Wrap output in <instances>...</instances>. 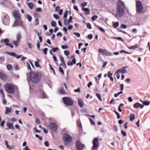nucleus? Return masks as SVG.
I'll list each match as a JSON object with an SVG mask.
<instances>
[{
  "label": "nucleus",
  "mask_w": 150,
  "mask_h": 150,
  "mask_svg": "<svg viewBox=\"0 0 150 150\" xmlns=\"http://www.w3.org/2000/svg\"><path fill=\"white\" fill-rule=\"evenodd\" d=\"M133 107L136 108H138L139 107L141 109H142L144 107V105L139 103H137L134 104Z\"/></svg>",
  "instance_id": "14"
},
{
  "label": "nucleus",
  "mask_w": 150,
  "mask_h": 150,
  "mask_svg": "<svg viewBox=\"0 0 150 150\" xmlns=\"http://www.w3.org/2000/svg\"><path fill=\"white\" fill-rule=\"evenodd\" d=\"M6 126L8 127L10 129L14 130V127L13 125V124L10 122H7L6 124Z\"/></svg>",
  "instance_id": "15"
},
{
  "label": "nucleus",
  "mask_w": 150,
  "mask_h": 150,
  "mask_svg": "<svg viewBox=\"0 0 150 150\" xmlns=\"http://www.w3.org/2000/svg\"><path fill=\"white\" fill-rule=\"evenodd\" d=\"M117 13L120 17H122L124 14V10L125 8L124 3L121 0H119L117 4Z\"/></svg>",
  "instance_id": "1"
},
{
  "label": "nucleus",
  "mask_w": 150,
  "mask_h": 150,
  "mask_svg": "<svg viewBox=\"0 0 150 150\" xmlns=\"http://www.w3.org/2000/svg\"><path fill=\"white\" fill-rule=\"evenodd\" d=\"M27 46L29 48H31L32 47V45L31 43L29 42H28L27 43Z\"/></svg>",
  "instance_id": "56"
},
{
  "label": "nucleus",
  "mask_w": 150,
  "mask_h": 150,
  "mask_svg": "<svg viewBox=\"0 0 150 150\" xmlns=\"http://www.w3.org/2000/svg\"><path fill=\"white\" fill-rule=\"evenodd\" d=\"M98 18V16L96 15H95L92 16L91 17V19L92 21H95Z\"/></svg>",
  "instance_id": "36"
},
{
  "label": "nucleus",
  "mask_w": 150,
  "mask_h": 150,
  "mask_svg": "<svg viewBox=\"0 0 150 150\" xmlns=\"http://www.w3.org/2000/svg\"><path fill=\"white\" fill-rule=\"evenodd\" d=\"M6 67L8 70H10L12 69V66L10 64H8L6 66Z\"/></svg>",
  "instance_id": "33"
},
{
  "label": "nucleus",
  "mask_w": 150,
  "mask_h": 150,
  "mask_svg": "<svg viewBox=\"0 0 150 150\" xmlns=\"http://www.w3.org/2000/svg\"><path fill=\"white\" fill-rule=\"evenodd\" d=\"M74 34L76 35L78 38H79L80 37V34L79 33L74 32Z\"/></svg>",
  "instance_id": "61"
},
{
  "label": "nucleus",
  "mask_w": 150,
  "mask_h": 150,
  "mask_svg": "<svg viewBox=\"0 0 150 150\" xmlns=\"http://www.w3.org/2000/svg\"><path fill=\"white\" fill-rule=\"evenodd\" d=\"M6 76L3 73L0 72V78L2 80H5L6 79Z\"/></svg>",
  "instance_id": "22"
},
{
  "label": "nucleus",
  "mask_w": 150,
  "mask_h": 150,
  "mask_svg": "<svg viewBox=\"0 0 150 150\" xmlns=\"http://www.w3.org/2000/svg\"><path fill=\"white\" fill-rule=\"evenodd\" d=\"M42 50L43 51V53L46 54H47V51L48 50V49L47 48H45L43 49H42Z\"/></svg>",
  "instance_id": "51"
},
{
  "label": "nucleus",
  "mask_w": 150,
  "mask_h": 150,
  "mask_svg": "<svg viewBox=\"0 0 150 150\" xmlns=\"http://www.w3.org/2000/svg\"><path fill=\"white\" fill-rule=\"evenodd\" d=\"M27 4L30 9H32L34 6V4L32 2L27 3Z\"/></svg>",
  "instance_id": "21"
},
{
  "label": "nucleus",
  "mask_w": 150,
  "mask_h": 150,
  "mask_svg": "<svg viewBox=\"0 0 150 150\" xmlns=\"http://www.w3.org/2000/svg\"><path fill=\"white\" fill-rule=\"evenodd\" d=\"M15 24L17 25H21L22 24V23L20 20V19H16L15 22Z\"/></svg>",
  "instance_id": "23"
},
{
  "label": "nucleus",
  "mask_w": 150,
  "mask_h": 150,
  "mask_svg": "<svg viewBox=\"0 0 150 150\" xmlns=\"http://www.w3.org/2000/svg\"><path fill=\"white\" fill-rule=\"evenodd\" d=\"M35 137L37 138H38L40 140H42V137H40L38 134H36L35 135Z\"/></svg>",
  "instance_id": "59"
},
{
  "label": "nucleus",
  "mask_w": 150,
  "mask_h": 150,
  "mask_svg": "<svg viewBox=\"0 0 150 150\" xmlns=\"http://www.w3.org/2000/svg\"><path fill=\"white\" fill-rule=\"evenodd\" d=\"M87 4V3L86 2H84L81 4V5L82 7H84L86 6Z\"/></svg>",
  "instance_id": "54"
},
{
  "label": "nucleus",
  "mask_w": 150,
  "mask_h": 150,
  "mask_svg": "<svg viewBox=\"0 0 150 150\" xmlns=\"http://www.w3.org/2000/svg\"><path fill=\"white\" fill-rule=\"evenodd\" d=\"M67 13H68V11H65V12L64 13V18H66L67 17Z\"/></svg>",
  "instance_id": "58"
},
{
  "label": "nucleus",
  "mask_w": 150,
  "mask_h": 150,
  "mask_svg": "<svg viewBox=\"0 0 150 150\" xmlns=\"http://www.w3.org/2000/svg\"><path fill=\"white\" fill-rule=\"evenodd\" d=\"M0 92L3 98H4L5 97V95L2 89H0Z\"/></svg>",
  "instance_id": "45"
},
{
  "label": "nucleus",
  "mask_w": 150,
  "mask_h": 150,
  "mask_svg": "<svg viewBox=\"0 0 150 150\" xmlns=\"http://www.w3.org/2000/svg\"><path fill=\"white\" fill-rule=\"evenodd\" d=\"M42 11V9L40 8L39 7L35 9V11L36 12H41Z\"/></svg>",
  "instance_id": "52"
},
{
  "label": "nucleus",
  "mask_w": 150,
  "mask_h": 150,
  "mask_svg": "<svg viewBox=\"0 0 150 150\" xmlns=\"http://www.w3.org/2000/svg\"><path fill=\"white\" fill-rule=\"evenodd\" d=\"M57 126L55 123L53 122L50 123L49 125V127L52 131L56 132L57 130Z\"/></svg>",
  "instance_id": "11"
},
{
  "label": "nucleus",
  "mask_w": 150,
  "mask_h": 150,
  "mask_svg": "<svg viewBox=\"0 0 150 150\" xmlns=\"http://www.w3.org/2000/svg\"><path fill=\"white\" fill-rule=\"evenodd\" d=\"M123 93V92L122 91H120V92H118L117 93H115L114 95V96L115 98L117 97L120 94H122Z\"/></svg>",
  "instance_id": "32"
},
{
  "label": "nucleus",
  "mask_w": 150,
  "mask_h": 150,
  "mask_svg": "<svg viewBox=\"0 0 150 150\" xmlns=\"http://www.w3.org/2000/svg\"><path fill=\"white\" fill-rule=\"evenodd\" d=\"M29 80L33 83L36 82L38 80V75L36 73L30 72L29 74Z\"/></svg>",
  "instance_id": "6"
},
{
  "label": "nucleus",
  "mask_w": 150,
  "mask_h": 150,
  "mask_svg": "<svg viewBox=\"0 0 150 150\" xmlns=\"http://www.w3.org/2000/svg\"><path fill=\"white\" fill-rule=\"evenodd\" d=\"M119 73H120L119 72L117 73V71H116V74H117L116 76H117V79H120V75L119 74Z\"/></svg>",
  "instance_id": "60"
},
{
  "label": "nucleus",
  "mask_w": 150,
  "mask_h": 150,
  "mask_svg": "<svg viewBox=\"0 0 150 150\" xmlns=\"http://www.w3.org/2000/svg\"><path fill=\"white\" fill-rule=\"evenodd\" d=\"M40 60L39 59H37V61H35V66L37 67L41 68V66L39 65V62Z\"/></svg>",
  "instance_id": "25"
},
{
  "label": "nucleus",
  "mask_w": 150,
  "mask_h": 150,
  "mask_svg": "<svg viewBox=\"0 0 150 150\" xmlns=\"http://www.w3.org/2000/svg\"><path fill=\"white\" fill-rule=\"evenodd\" d=\"M49 66H50V69L52 70L53 71L54 74H55V72L54 68L52 67V66L50 64H49Z\"/></svg>",
  "instance_id": "49"
},
{
  "label": "nucleus",
  "mask_w": 150,
  "mask_h": 150,
  "mask_svg": "<svg viewBox=\"0 0 150 150\" xmlns=\"http://www.w3.org/2000/svg\"><path fill=\"white\" fill-rule=\"evenodd\" d=\"M26 18L28 20V21L29 22H30L32 20V17L31 16L29 15H26Z\"/></svg>",
  "instance_id": "38"
},
{
  "label": "nucleus",
  "mask_w": 150,
  "mask_h": 150,
  "mask_svg": "<svg viewBox=\"0 0 150 150\" xmlns=\"http://www.w3.org/2000/svg\"><path fill=\"white\" fill-rule=\"evenodd\" d=\"M93 146L92 147L93 149H97L99 146L98 139L97 138H94L93 141Z\"/></svg>",
  "instance_id": "10"
},
{
  "label": "nucleus",
  "mask_w": 150,
  "mask_h": 150,
  "mask_svg": "<svg viewBox=\"0 0 150 150\" xmlns=\"http://www.w3.org/2000/svg\"><path fill=\"white\" fill-rule=\"evenodd\" d=\"M23 150H31L30 149L28 146H26L25 147L23 148Z\"/></svg>",
  "instance_id": "64"
},
{
  "label": "nucleus",
  "mask_w": 150,
  "mask_h": 150,
  "mask_svg": "<svg viewBox=\"0 0 150 150\" xmlns=\"http://www.w3.org/2000/svg\"><path fill=\"white\" fill-rule=\"evenodd\" d=\"M76 148L78 150H82L85 146L84 145L82 144L79 140L76 141Z\"/></svg>",
  "instance_id": "9"
},
{
  "label": "nucleus",
  "mask_w": 150,
  "mask_h": 150,
  "mask_svg": "<svg viewBox=\"0 0 150 150\" xmlns=\"http://www.w3.org/2000/svg\"><path fill=\"white\" fill-rule=\"evenodd\" d=\"M117 72L121 73L122 74H125L127 73V71L126 69L122 68L117 70Z\"/></svg>",
  "instance_id": "17"
},
{
  "label": "nucleus",
  "mask_w": 150,
  "mask_h": 150,
  "mask_svg": "<svg viewBox=\"0 0 150 150\" xmlns=\"http://www.w3.org/2000/svg\"><path fill=\"white\" fill-rule=\"evenodd\" d=\"M112 38H113L117 39L118 40H121V41H122V42L123 41V39H122V38H121L120 37H113Z\"/></svg>",
  "instance_id": "35"
},
{
  "label": "nucleus",
  "mask_w": 150,
  "mask_h": 150,
  "mask_svg": "<svg viewBox=\"0 0 150 150\" xmlns=\"http://www.w3.org/2000/svg\"><path fill=\"white\" fill-rule=\"evenodd\" d=\"M130 120L132 121L134 120L135 119V115L134 114H131L129 116Z\"/></svg>",
  "instance_id": "27"
},
{
  "label": "nucleus",
  "mask_w": 150,
  "mask_h": 150,
  "mask_svg": "<svg viewBox=\"0 0 150 150\" xmlns=\"http://www.w3.org/2000/svg\"><path fill=\"white\" fill-rule=\"evenodd\" d=\"M16 38L17 40H18V41H20L21 38V35L20 33H18L16 36Z\"/></svg>",
  "instance_id": "29"
},
{
  "label": "nucleus",
  "mask_w": 150,
  "mask_h": 150,
  "mask_svg": "<svg viewBox=\"0 0 150 150\" xmlns=\"http://www.w3.org/2000/svg\"><path fill=\"white\" fill-rule=\"evenodd\" d=\"M113 128L115 132H117L118 131V129L116 125H114Z\"/></svg>",
  "instance_id": "55"
},
{
  "label": "nucleus",
  "mask_w": 150,
  "mask_h": 150,
  "mask_svg": "<svg viewBox=\"0 0 150 150\" xmlns=\"http://www.w3.org/2000/svg\"><path fill=\"white\" fill-rule=\"evenodd\" d=\"M89 120L90 121L91 123L93 125H95V122L91 118H89Z\"/></svg>",
  "instance_id": "57"
},
{
  "label": "nucleus",
  "mask_w": 150,
  "mask_h": 150,
  "mask_svg": "<svg viewBox=\"0 0 150 150\" xmlns=\"http://www.w3.org/2000/svg\"><path fill=\"white\" fill-rule=\"evenodd\" d=\"M119 23L118 22H115L113 24V26L114 27L117 28L119 26Z\"/></svg>",
  "instance_id": "37"
},
{
  "label": "nucleus",
  "mask_w": 150,
  "mask_h": 150,
  "mask_svg": "<svg viewBox=\"0 0 150 150\" xmlns=\"http://www.w3.org/2000/svg\"><path fill=\"white\" fill-rule=\"evenodd\" d=\"M70 23L69 22V21H67V20L66 19H65L64 20V25L66 26H67Z\"/></svg>",
  "instance_id": "30"
},
{
  "label": "nucleus",
  "mask_w": 150,
  "mask_h": 150,
  "mask_svg": "<svg viewBox=\"0 0 150 150\" xmlns=\"http://www.w3.org/2000/svg\"><path fill=\"white\" fill-rule=\"evenodd\" d=\"M78 103L79 106L81 107H82L83 106V101L81 99H79L78 100Z\"/></svg>",
  "instance_id": "19"
},
{
  "label": "nucleus",
  "mask_w": 150,
  "mask_h": 150,
  "mask_svg": "<svg viewBox=\"0 0 150 150\" xmlns=\"http://www.w3.org/2000/svg\"><path fill=\"white\" fill-rule=\"evenodd\" d=\"M64 54L66 56H68L70 54L68 50H65L64 51Z\"/></svg>",
  "instance_id": "50"
},
{
  "label": "nucleus",
  "mask_w": 150,
  "mask_h": 150,
  "mask_svg": "<svg viewBox=\"0 0 150 150\" xmlns=\"http://www.w3.org/2000/svg\"><path fill=\"white\" fill-rule=\"evenodd\" d=\"M112 75V74H111L110 72H109L107 74V76L110 79V80L112 81H113V79L112 77L111 76Z\"/></svg>",
  "instance_id": "26"
},
{
  "label": "nucleus",
  "mask_w": 150,
  "mask_h": 150,
  "mask_svg": "<svg viewBox=\"0 0 150 150\" xmlns=\"http://www.w3.org/2000/svg\"><path fill=\"white\" fill-rule=\"evenodd\" d=\"M136 11L138 13L141 14L143 13L144 7L141 1L139 0H136Z\"/></svg>",
  "instance_id": "4"
},
{
  "label": "nucleus",
  "mask_w": 150,
  "mask_h": 150,
  "mask_svg": "<svg viewBox=\"0 0 150 150\" xmlns=\"http://www.w3.org/2000/svg\"><path fill=\"white\" fill-rule=\"evenodd\" d=\"M60 66H62L64 68H66V65L65 64L64 62L61 63V64H59Z\"/></svg>",
  "instance_id": "47"
},
{
  "label": "nucleus",
  "mask_w": 150,
  "mask_h": 150,
  "mask_svg": "<svg viewBox=\"0 0 150 150\" xmlns=\"http://www.w3.org/2000/svg\"><path fill=\"white\" fill-rule=\"evenodd\" d=\"M19 42V41H18V40H16V41H14L13 43L15 46H17L18 45Z\"/></svg>",
  "instance_id": "43"
},
{
  "label": "nucleus",
  "mask_w": 150,
  "mask_h": 150,
  "mask_svg": "<svg viewBox=\"0 0 150 150\" xmlns=\"http://www.w3.org/2000/svg\"><path fill=\"white\" fill-rule=\"evenodd\" d=\"M32 86V85L30 86V89L36 92V93L39 95L40 97L42 98H45L46 95L43 91L42 87H40L39 86Z\"/></svg>",
  "instance_id": "2"
},
{
  "label": "nucleus",
  "mask_w": 150,
  "mask_h": 150,
  "mask_svg": "<svg viewBox=\"0 0 150 150\" xmlns=\"http://www.w3.org/2000/svg\"><path fill=\"white\" fill-rule=\"evenodd\" d=\"M76 63V59L75 58H74V59H73L71 61V66L73 65V64H75Z\"/></svg>",
  "instance_id": "40"
},
{
  "label": "nucleus",
  "mask_w": 150,
  "mask_h": 150,
  "mask_svg": "<svg viewBox=\"0 0 150 150\" xmlns=\"http://www.w3.org/2000/svg\"><path fill=\"white\" fill-rule=\"evenodd\" d=\"M63 138L64 144L68 145L71 143L72 138L69 134L67 133L64 134Z\"/></svg>",
  "instance_id": "5"
},
{
  "label": "nucleus",
  "mask_w": 150,
  "mask_h": 150,
  "mask_svg": "<svg viewBox=\"0 0 150 150\" xmlns=\"http://www.w3.org/2000/svg\"><path fill=\"white\" fill-rule=\"evenodd\" d=\"M13 16L16 19H20V16L19 12L16 11L15 10L13 13Z\"/></svg>",
  "instance_id": "13"
},
{
  "label": "nucleus",
  "mask_w": 150,
  "mask_h": 150,
  "mask_svg": "<svg viewBox=\"0 0 150 150\" xmlns=\"http://www.w3.org/2000/svg\"><path fill=\"white\" fill-rule=\"evenodd\" d=\"M4 42L6 45L9 44V40L7 39H5L4 40Z\"/></svg>",
  "instance_id": "42"
},
{
  "label": "nucleus",
  "mask_w": 150,
  "mask_h": 150,
  "mask_svg": "<svg viewBox=\"0 0 150 150\" xmlns=\"http://www.w3.org/2000/svg\"><path fill=\"white\" fill-rule=\"evenodd\" d=\"M4 142H5V144L6 145L8 149H13L14 148L15 146L13 145H12L11 146L8 145V142L7 141L5 140L4 141Z\"/></svg>",
  "instance_id": "16"
},
{
  "label": "nucleus",
  "mask_w": 150,
  "mask_h": 150,
  "mask_svg": "<svg viewBox=\"0 0 150 150\" xmlns=\"http://www.w3.org/2000/svg\"><path fill=\"white\" fill-rule=\"evenodd\" d=\"M96 96L98 97V99L101 101H102L101 96L100 94L99 93H97Z\"/></svg>",
  "instance_id": "34"
},
{
  "label": "nucleus",
  "mask_w": 150,
  "mask_h": 150,
  "mask_svg": "<svg viewBox=\"0 0 150 150\" xmlns=\"http://www.w3.org/2000/svg\"><path fill=\"white\" fill-rule=\"evenodd\" d=\"M62 100L64 103L66 105H72L74 104L73 101L69 97H64Z\"/></svg>",
  "instance_id": "7"
},
{
  "label": "nucleus",
  "mask_w": 150,
  "mask_h": 150,
  "mask_svg": "<svg viewBox=\"0 0 150 150\" xmlns=\"http://www.w3.org/2000/svg\"><path fill=\"white\" fill-rule=\"evenodd\" d=\"M82 9L85 11V13L86 14H89L90 11L88 8H82Z\"/></svg>",
  "instance_id": "20"
},
{
  "label": "nucleus",
  "mask_w": 150,
  "mask_h": 150,
  "mask_svg": "<svg viewBox=\"0 0 150 150\" xmlns=\"http://www.w3.org/2000/svg\"><path fill=\"white\" fill-rule=\"evenodd\" d=\"M59 92L61 94H63L65 93V92L62 88H59Z\"/></svg>",
  "instance_id": "28"
},
{
  "label": "nucleus",
  "mask_w": 150,
  "mask_h": 150,
  "mask_svg": "<svg viewBox=\"0 0 150 150\" xmlns=\"http://www.w3.org/2000/svg\"><path fill=\"white\" fill-rule=\"evenodd\" d=\"M51 25L52 26L54 27L56 26V23L55 21H52L51 22Z\"/></svg>",
  "instance_id": "39"
},
{
  "label": "nucleus",
  "mask_w": 150,
  "mask_h": 150,
  "mask_svg": "<svg viewBox=\"0 0 150 150\" xmlns=\"http://www.w3.org/2000/svg\"><path fill=\"white\" fill-rule=\"evenodd\" d=\"M100 30V31H101L103 32L104 33L105 32V30L102 28L100 27L98 25L96 26Z\"/></svg>",
  "instance_id": "41"
},
{
  "label": "nucleus",
  "mask_w": 150,
  "mask_h": 150,
  "mask_svg": "<svg viewBox=\"0 0 150 150\" xmlns=\"http://www.w3.org/2000/svg\"><path fill=\"white\" fill-rule=\"evenodd\" d=\"M8 15H6L4 16L3 22H4L5 21V20L6 19L7 20H8Z\"/></svg>",
  "instance_id": "53"
},
{
  "label": "nucleus",
  "mask_w": 150,
  "mask_h": 150,
  "mask_svg": "<svg viewBox=\"0 0 150 150\" xmlns=\"http://www.w3.org/2000/svg\"><path fill=\"white\" fill-rule=\"evenodd\" d=\"M44 145L45 146L47 147H49V144L48 142L47 141H46L44 143Z\"/></svg>",
  "instance_id": "62"
},
{
  "label": "nucleus",
  "mask_w": 150,
  "mask_h": 150,
  "mask_svg": "<svg viewBox=\"0 0 150 150\" xmlns=\"http://www.w3.org/2000/svg\"><path fill=\"white\" fill-rule=\"evenodd\" d=\"M141 101L142 102L143 104L142 105L146 106H148L150 104V102L148 101H143L141 100Z\"/></svg>",
  "instance_id": "24"
},
{
  "label": "nucleus",
  "mask_w": 150,
  "mask_h": 150,
  "mask_svg": "<svg viewBox=\"0 0 150 150\" xmlns=\"http://www.w3.org/2000/svg\"><path fill=\"white\" fill-rule=\"evenodd\" d=\"M93 37V36L92 34H89L87 36L88 38L90 40H91L92 38Z\"/></svg>",
  "instance_id": "63"
},
{
  "label": "nucleus",
  "mask_w": 150,
  "mask_h": 150,
  "mask_svg": "<svg viewBox=\"0 0 150 150\" xmlns=\"http://www.w3.org/2000/svg\"><path fill=\"white\" fill-rule=\"evenodd\" d=\"M6 111H5V114H8L10 112L12 109V108H8L7 107H5Z\"/></svg>",
  "instance_id": "18"
},
{
  "label": "nucleus",
  "mask_w": 150,
  "mask_h": 150,
  "mask_svg": "<svg viewBox=\"0 0 150 150\" xmlns=\"http://www.w3.org/2000/svg\"><path fill=\"white\" fill-rule=\"evenodd\" d=\"M59 50V48L57 47H53L52 49V50L53 52H56L58 50Z\"/></svg>",
  "instance_id": "44"
},
{
  "label": "nucleus",
  "mask_w": 150,
  "mask_h": 150,
  "mask_svg": "<svg viewBox=\"0 0 150 150\" xmlns=\"http://www.w3.org/2000/svg\"><path fill=\"white\" fill-rule=\"evenodd\" d=\"M6 91L8 93L13 94L15 89H17V86L11 83H7L4 86Z\"/></svg>",
  "instance_id": "3"
},
{
  "label": "nucleus",
  "mask_w": 150,
  "mask_h": 150,
  "mask_svg": "<svg viewBox=\"0 0 150 150\" xmlns=\"http://www.w3.org/2000/svg\"><path fill=\"white\" fill-rule=\"evenodd\" d=\"M53 16L54 18L57 20L59 19V16L57 15L54 14Z\"/></svg>",
  "instance_id": "48"
},
{
  "label": "nucleus",
  "mask_w": 150,
  "mask_h": 150,
  "mask_svg": "<svg viewBox=\"0 0 150 150\" xmlns=\"http://www.w3.org/2000/svg\"><path fill=\"white\" fill-rule=\"evenodd\" d=\"M137 47H138V46H137V45H136L133 46H130V47H129V49L133 50V49H135L137 48Z\"/></svg>",
  "instance_id": "31"
},
{
  "label": "nucleus",
  "mask_w": 150,
  "mask_h": 150,
  "mask_svg": "<svg viewBox=\"0 0 150 150\" xmlns=\"http://www.w3.org/2000/svg\"><path fill=\"white\" fill-rule=\"evenodd\" d=\"M6 53L10 56L15 57L17 59L19 58L22 56L21 55H17L15 53L13 52H6Z\"/></svg>",
  "instance_id": "12"
},
{
  "label": "nucleus",
  "mask_w": 150,
  "mask_h": 150,
  "mask_svg": "<svg viewBox=\"0 0 150 150\" xmlns=\"http://www.w3.org/2000/svg\"><path fill=\"white\" fill-rule=\"evenodd\" d=\"M86 26L88 29H91L92 28L91 25L89 23H86Z\"/></svg>",
  "instance_id": "46"
},
{
  "label": "nucleus",
  "mask_w": 150,
  "mask_h": 150,
  "mask_svg": "<svg viewBox=\"0 0 150 150\" xmlns=\"http://www.w3.org/2000/svg\"><path fill=\"white\" fill-rule=\"evenodd\" d=\"M99 51L103 55H106L108 56H111L112 55V53L107 50L106 49H103L101 48L99 49Z\"/></svg>",
  "instance_id": "8"
}]
</instances>
